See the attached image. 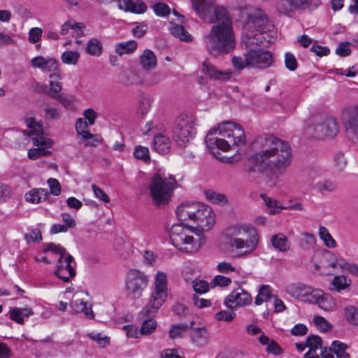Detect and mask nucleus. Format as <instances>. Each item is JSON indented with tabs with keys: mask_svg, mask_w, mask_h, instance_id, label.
Masks as SVG:
<instances>
[{
	"mask_svg": "<svg viewBox=\"0 0 358 358\" xmlns=\"http://www.w3.org/2000/svg\"><path fill=\"white\" fill-rule=\"evenodd\" d=\"M180 224H173L170 230V240L178 250L185 252H194L199 250L203 243L196 240L192 229L199 231H209L214 225L215 216L211 208L199 202H185L176 210Z\"/></svg>",
	"mask_w": 358,
	"mask_h": 358,
	"instance_id": "f257e3e1",
	"label": "nucleus"
},
{
	"mask_svg": "<svg viewBox=\"0 0 358 358\" xmlns=\"http://www.w3.org/2000/svg\"><path fill=\"white\" fill-rule=\"evenodd\" d=\"M257 144L258 150L246 162L247 171L264 174L271 180H278L292 165L293 157L290 144L272 135L259 138Z\"/></svg>",
	"mask_w": 358,
	"mask_h": 358,
	"instance_id": "f03ea898",
	"label": "nucleus"
},
{
	"mask_svg": "<svg viewBox=\"0 0 358 358\" xmlns=\"http://www.w3.org/2000/svg\"><path fill=\"white\" fill-rule=\"evenodd\" d=\"M209 18L200 17L205 23L213 24L208 32L202 37L207 52L213 57L223 56L236 48L233 21L224 6L206 15Z\"/></svg>",
	"mask_w": 358,
	"mask_h": 358,
	"instance_id": "7ed1b4c3",
	"label": "nucleus"
},
{
	"mask_svg": "<svg viewBox=\"0 0 358 358\" xmlns=\"http://www.w3.org/2000/svg\"><path fill=\"white\" fill-rule=\"evenodd\" d=\"M206 143L214 155L216 149L227 151L231 146L242 147L245 144V131L237 123L223 122L208 131Z\"/></svg>",
	"mask_w": 358,
	"mask_h": 358,
	"instance_id": "20e7f679",
	"label": "nucleus"
},
{
	"mask_svg": "<svg viewBox=\"0 0 358 358\" xmlns=\"http://www.w3.org/2000/svg\"><path fill=\"white\" fill-rule=\"evenodd\" d=\"M243 28L242 44L246 48L255 45L267 47L273 42L268 33V22L265 13L259 7L250 6Z\"/></svg>",
	"mask_w": 358,
	"mask_h": 358,
	"instance_id": "39448f33",
	"label": "nucleus"
},
{
	"mask_svg": "<svg viewBox=\"0 0 358 358\" xmlns=\"http://www.w3.org/2000/svg\"><path fill=\"white\" fill-rule=\"evenodd\" d=\"M227 244L238 251V256L251 254L259 243V234L256 229L247 224H234L226 229Z\"/></svg>",
	"mask_w": 358,
	"mask_h": 358,
	"instance_id": "423d86ee",
	"label": "nucleus"
},
{
	"mask_svg": "<svg viewBox=\"0 0 358 358\" xmlns=\"http://www.w3.org/2000/svg\"><path fill=\"white\" fill-rule=\"evenodd\" d=\"M177 186L175 177L161 169L157 170L149 181L148 189L152 203L156 206L166 205L171 199Z\"/></svg>",
	"mask_w": 358,
	"mask_h": 358,
	"instance_id": "0eeeda50",
	"label": "nucleus"
},
{
	"mask_svg": "<svg viewBox=\"0 0 358 358\" xmlns=\"http://www.w3.org/2000/svg\"><path fill=\"white\" fill-rule=\"evenodd\" d=\"M263 48H246L248 50L242 56H234L231 62L234 67L238 70L245 68L255 69H266L271 66L274 63L273 54Z\"/></svg>",
	"mask_w": 358,
	"mask_h": 358,
	"instance_id": "6e6552de",
	"label": "nucleus"
},
{
	"mask_svg": "<svg viewBox=\"0 0 358 358\" xmlns=\"http://www.w3.org/2000/svg\"><path fill=\"white\" fill-rule=\"evenodd\" d=\"M168 293L167 275L164 272L158 271L155 276L149 302L140 311L138 317L143 319L154 315L166 301Z\"/></svg>",
	"mask_w": 358,
	"mask_h": 358,
	"instance_id": "1a4fd4ad",
	"label": "nucleus"
},
{
	"mask_svg": "<svg viewBox=\"0 0 358 358\" xmlns=\"http://www.w3.org/2000/svg\"><path fill=\"white\" fill-rule=\"evenodd\" d=\"M308 133L318 138L334 137L338 131L336 120L327 114L313 115L307 122Z\"/></svg>",
	"mask_w": 358,
	"mask_h": 358,
	"instance_id": "9d476101",
	"label": "nucleus"
},
{
	"mask_svg": "<svg viewBox=\"0 0 358 358\" xmlns=\"http://www.w3.org/2000/svg\"><path fill=\"white\" fill-rule=\"evenodd\" d=\"M196 120L192 114H181L176 119L173 136L178 147H185L194 137Z\"/></svg>",
	"mask_w": 358,
	"mask_h": 358,
	"instance_id": "9b49d317",
	"label": "nucleus"
},
{
	"mask_svg": "<svg viewBox=\"0 0 358 358\" xmlns=\"http://www.w3.org/2000/svg\"><path fill=\"white\" fill-rule=\"evenodd\" d=\"M149 282L148 276L143 272L131 269L127 273L125 278V287L128 299L136 301L139 299Z\"/></svg>",
	"mask_w": 358,
	"mask_h": 358,
	"instance_id": "f8f14e48",
	"label": "nucleus"
},
{
	"mask_svg": "<svg viewBox=\"0 0 358 358\" xmlns=\"http://www.w3.org/2000/svg\"><path fill=\"white\" fill-rule=\"evenodd\" d=\"M285 291L292 297L310 304H316L322 292L321 289L303 283L288 285Z\"/></svg>",
	"mask_w": 358,
	"mask_h": 358,
	"instance_id": "ddd939ff",
	"label": "nucleus"
},
{
	"mask_svg": "<svg viewBox=\"0 0 358 358\" xmlns=\"http://www.w3.org/2000/svg\"><path fill=\"white\" fill-rule=\"evenodd\" d=\"M29 131H24V134L30 136L36 146H45L49 148L52 144V141L43 136V129L41 124L36 122V119L30 117L26 120Z\"/></svg>",
	"mask_w": 358,
	"mask_h": 358,
	"instance_id": "4468645a",
	"label": "nucleus"
},
{
	"mask_svg": "<svg viewBox=\"0 0 358 358\" xmlns=\"http://www.w3.org/2000/svg\"><path fill=\"white\" fill-rule=\"evenodd\" d=\"M251 295L242 287L234 289L224 300V304L230 309L247 306L251 304Z\"/></svg>",
	"mask_w": 358,
	"mask_h": 358,
	"instance_id": "2eb2a0df",
	"label": "nucleus"
},
{
	"mask_svg": "<svg viewBox=\"0 0 358 358\" xmlns=\"http://www.w3.org/2000/svg\"><path fill=\"white\" fill-rule=\"evenodd\" d=\"M87 295L85 292H78L73 294L70 303L71 312L73 314L83 313L87 318L93 320L94 313L92 309V305L88 304L85 300Z\"/></svg>",
	"mask_w": 358,
	"mask_h": 358,
	"instance_id": "dca6fc26",
	"label": "nucleus"
},
{
	"mask_svg": "<svg viewBox=\"0 0 358 358\" xmlns=\"http://www.w3.org/2000/svg\"><path fill=\"white\" fill-rule=\"evenodd\" d=\"M347 134L358 139V105L349 107L343 112Z\"/></svg>",
	"mask_w": 358,
	"mask_h": 358,
	"instance_id": "f3484780",
	"label": "nucleus"
},
{
	"mask_svg": "<svg viewBox=\"0 0 358 358\" xmlns=\"http://www.w3.org/2000/svg\"><path fill=\"white\" fill-rule=\"evenodd\" d=\"M189 336L192 343L198 348H203L208 345L210 340V334L206 327H195L192 320L189 323Z\"/></svg>",
	"mask_w": 358,
	"mask_h": 358,
	"instance_id": "a211bd4d",
	"label": "nucleus"
},
{
	"mask_svg": "<svg viewBox=\"0 0 358 358\" xmlns=\"http://www.w3.org/2000/svg\"><path fill=\"white\" fill-rule=\"evenodd\" d=\"M73 260V257L70 255H67L64 257L61 256L58 259L57 268L55 273L64 282H68L76 275L75 269L71 264Z\"/></svg>",
	"mask_w": 358,
	"mask_h": 358,
	"instance_id": "6ab92c4d",
	"label": "nucleus"
},
{
	"mask_svg": "<svg viewBox=\"0 0 358 358\" xmlns=\"http://www.w3.org/2000/svg\"><path fill=\"white\" fill-rule=\"evenodd\" d=\"M192 8L196 15L200 17L209 18L206 15L215 11L223 6L218 5L215 0H190Z\"/></svg>",
	"mask_w": 358,
	"mask_h": 358,
	"instance_id": "aec40b11",
	"label": "nucleus"
},
{
	"mask_svg": "<svg viewBox=\"0 0 358 358\" xmlns=\"http://www.w3.org/2000/svg\"><path fill=\"white\" fill-rule=\"evenodd\" d=\"M30 65L34 69H40L44 72H55L58 69L55 59L50 57L37 56L30 60Z\"/></svg>",
	"mask_w": 358,
	"mask_h": 358,
	"instance_id": "412c9836",
	"label": "nucleus"
},
{
	"mask_svg": "<svg viewBox=\"0 0 358 358\" xmlns=\"http://www.w3.org/2000/svg\"><path fill=\"white\" fill-rule=\"evenodd\" d=\"M49 195L50 193L46 189H33L25 194V199L29 203L37 204L45 201Z\"/></svg>",
	"mask_w": 358,
	"mask_h": 358,
	"instance_id": "4be33fe9",
	"label": "nucleus"
},
{
	"mask_svg": "<svg viewBox=\"0 0 358 358\" xmlns=\"http://www.w3.org/2000/svg\"><path fill=\"white\" fill-rule=\"evenodd\" d=\"M171 144L170 139L163 134L157 135L153 141L154 149L162 155H166L170 151Z\"/></svg>",
	"mask_w": 358,
	"mask_h": 358,
	"instance_id": "5701e85b",
	"label": "nucleus"
},
{
	"mask_svg": "<svg viewBox=\"0 0 358 358\" xmlns=\"http://www.w3.org/2000/svg\"><path fill=\"white\" fill-rule=\"evenodd\" d=\"M50 78L52 80L49 82L50 88L47 93L50 97L55 99L57 96L61 94L62 83L54 80H60L61 76L59 73H54L50 75Z\"/></svg>",
	"mask_w": 358,
	"mask_h": 358,
	"instance_id": "b1692460",
	"label": "nucleus"
},
{
	"mask_svg": "<svg viewBox=\"0 0 358 358\" xmlns=\"http://www.w3.org/2000/svg\"><path fill=\"white\" fill-rule=\"evenodd\" d=\"M33 313L32 309L29 308H12L10 309V318L18 324H22L24 317H28Z\"/></svg>",
	"mask_w": 358,
	"mask_h": 358,
	"instance_id": "393cba45",
	"label": "nucleus"
},
{
	"mask_svg": "<svg viewBox=\"0 0 358 358\" xmlns=\"http://www.w3.org/2000/svg\"><path fill=\"white\" fill-rule=\"evenodd\" d=\"M316 304L325 311H334L336 308V303L334 298L322 290V294Z\"/></svg>",
	"mask_w": 358,
	"mask_h": 358,
	"instance_id": "a878e982",
	"label": "nucleus"
},
{
	"mask_svg": "<svg viewBox=\"0 0 358 358\" xmlns=\"http://www.w3.org/2000/svg\"><path fill=\"white\" fill-rule=\"evenodd\" d=\"M272 245L280 252H286L289 249L287 238L283 234L273 235L271 238Z\"/></svg>",
	"mask_w": 358,
	"mask_h": 358,
	"instance_id": "bb28decb",
	"label": "nucleus"
},
{
	"mask_svg": "<svg viewBox=\"0 0 358 358\" xmlns=\"http://www.w3.org/2000/svg\"><path fill=\"white\" fill-rule=\"evenodd\" d=\"M141 64L145 70L154 69L157 65V57L150 50H145L141 57Z\"/></svg>",
	"mask_w": 358,
	"mask_h": 358,
	"instance_id": "cd10ccee",
	"label": "nucleus"
},
{
	"mask_svg": "<svg viewBox=\"0 0 358 358\" xmlns=\"http://www.w3.org/2000/svg\"><path fill=\"white\" fill-rule=\"evenodd\" d=\"M170 31L171 34L183 41H191L192 36L185 29L183 26L171 22Z\"/></svg>",
	"mask_w": 358,
	"mask_h": 358,
	"instance_id": "c85d7f7f",
	"label": "nucleus"
},
{
	"mask_svg": "<svg viewBox=\"0 0 358 358\" xmlns=\"http://www.w3.org/2000/svg\"><path fill=\"white\" fill-rule=\"evenodd\" d=\"M273 296L271 287L268 285H262L260 286L258 294L255 297V303L257 306H260L264 301L270 300Z\"/></svg>",
	"mask_w": 358,
	"mask_h": 358,
	"instance_id": "c756f323",
	"label": "nucleus"
},
{
	"mask_svg": "<svg viewBox=\"0 0 358 358\" xmlns=\"http://www.w3.org/2000/svg\"><path fill=\"white\" fill-rule=\"evenodd\" d=\"M203 71L209 77L214 79L222 80L228 77L227 74H224L222 71H219L215 66L210 64L207 61H205L203 63Z\"/></svg>",
	"mask_w": 358,
	"mask_h": 358,
	"instance_id": "7c9ffc66",
	"label": "nucleus"
},
{
	"mask_svg": "<svg viewBox=\"0 0 358 358\" xmlns=\"http://www.w3.org/2000/svg\"><path fill=\"white\" fill-rule=\"evenodd\" d=\"M318 235L326 247L329 248H335L336 247V242L327 227L320 226L318 229Z\"/></svg>",
	"mask_w": 358,
	"mask_h": 358,
	"instance_id": "2f4dec72",
	"label": "nucleus"
},
{
	"mask_svg": "<svg viewBox=\"0 0 358 358\" xmlns=\"http://www.w3.org/2000/svg\"><path fill=\"white\" fill-rule=\"evenodd\" d=\"M137 48V43L134 41H129L118 43L115 47V52L122 56L124 54H130Z\"/></svg>",
	"mask_w": 358,
	"mask_h": 358,
	"instance_id": "473e14b6",
	"label": "nucleus"
},
{
	"mask_svg": "<svg viewBox=\"0 0 358 358\" xmlns=\"http://www.w3.org/2000/svg\"><path fill=\"white\" fill-rule=\"evenodd\" d=\"M188 329H189V324H173L169 331V337L171 339L181 338Z\"/></svg>",
	"mask_w": 358,
	"mask_h": 358,
	"instance_id": "72a5a7b5",
	"label": "nucleus"
},
{
	"mask_svg": "<svg viewBox=\"0 0 358 358\" xmlns=\"http://www.w3.org/2000/svg\"><path fill=\"white\" fill-rule=\"evenodd\" d=\"M345 320L352 325L358 326V307L348 306L344 309Z\"/></svg>",
	"mask_w": 358,
	"mask_h": 358,
	"instance_id": "f704fd0d",
	"label": "nucleus"
},
{
	"mask_svg": "<svg viewBox=\"0 0 358 358\" xmlns=\"http://www.w3.org/2000/svg\"><path fill=\"white\" fill-rule=\"evenodd\" d=\"M80 56L78 51L66 50L62 54L61 60L65 64L75 66L78 64Z\"/></svg>",
	"mask_w": 358,
	"mask_h": 358,
	"instance_id": "c9c22d12",
	"label": "nucleus"
},
{
	"mask_svg": "<svg viewBox=\"0 0 358 358\" xmlns=\"http://www.w3.org/2000/svg\"><path fill=\"white\" fill-rule=\"evenodd\" d=\"M139 318L142 320L140 317ZM141 327V336L149 335L155 332L157 328V322L152 318L146 319L144 317Z\"/></svg>",
	"mask_w": 358,
	"mask_h": 358,
	"instance_id": "e433bc0d",
	"label": "nucleus"
},
{
	"mask_svg": "<svg viewBox=\"0 0 358 358\" xmlns=\"http://www.w3.org/2000/svg\"><path fill=\"white\" fill-rule=\"evenodd\" d=\"M260 196L264 200L265 205L269 208V214L278 213L283 208L278 201L273 200L263 194Z\"/></svg>",
	"mask_w": 358,
	"mask_h": 358,
	"instance_id": "4c0bfd02",
	"label": "nucleus"
},
{
	"mask_svg": "<svg viewBox=\"0 0 358 358\" xmlns=\"http://www.w3.org/2000/svg\"><path fill=\"white\" fill-rule=\"evenodd\" d=\"M152 103V101L150 98L147 96L141 97L138 103L137 113L144 117L150 111Z\"/></svg>",
	"mask_w": 358,
	"mask_h": 358,
	"instance_id": "58836bf2",
	"label": "nucleus"
},
{
	"mask_svg": "<svg viewBox=\"0 0 358 358\" xmlns=\"http://www.w3.org/2000/svg\"><path fill=\"white\" fill-rule=\"evenodd\" d=\"M87 52L93 56H99L102 52V45L101 42L96 38L91 39L86 48Z\"/></svg>",
	"mask_w": 358,
	"mask_h": 358,
	"instance_id": "ea45409f",
	"label": "nucleus"
},
{
	"mask_svg": "<svg viewBox=\"0 0 358 358\" xmlns=\"http://www.w3.org/2000/svg\"><path fill=\"white\" fill-rule=\"evenodd\" d=\"M206 198L213 203L224 204L227 202L225 195L215 192L212 190H207L205 192Z\"/></svg>",
	"mask_w": 358,
	"mask_h": 358,
	"instance_id": "a19ab883",
	"label": "nucleus"
},
{
	"mask_svg": "<svg viewBox=\"0 0 358 358\" xmlns=\"http://www.w3.org/2000/svg\"><path fill=\"white\" fill-rule=\"evenodd\" d=\"M333 352L336 355L338 358H349L350 355L345 350L348 345L338 341H335L332 343Z\"/></svg>",
	"mask_w": 358,
	"mask_h": 358,
	"instance_id": "79ce46f5",
	"label": "nucleus"
},
{
	"mask_svg": "<svg viewBox=\"0 0 358 358\" xmlns=\"http://www.w3.org/2000/svg\"><path fill=\"white\" fill-rule=\"evenodd\" d=\"M333 162L334 168L338 171H343L348 164L347 158L342 152H338L334 155Z\"/></svg>",
	"mask_w": 358,
	"mask_h": 358,
	"instance_id": "37998d69",
	"label": "nucleus"
},
{
	"mask_svg": "<svg viewBox=\"0 0 358 358\" xmlns=\"http://www.w3.org/2000/svg\"><path fill=\"white\" fill-rule=\"evenodd\" d=\"M316 188L321 193L324 191L333 192L337 189V184L335 181L328 179L322 182L317 183Z\"/></svg>",
	"mask_w": 358,
	"mask_h": 358,
	"instance_id": "c03bdc74",
	"label": "nucleus"
},
{
	"mask_svg": "<svg viewBox=\"0 0 358 358\" xmlns=\"http://www.w3.org/2000/svg\"><path fill=\"white\" fill-rule=\"evenodd\" d=\"M87 128L88 124L85 120L80 118L76 121V129L78 135H80L82 138L92 136V134L88 131Z\"/></svg>",
	"mask_w": 358,
	"mask_h": 358,
	"instance_id": "a18cd8bd",
	"label": "nucleus"
},
{
	"mask_svg": "<svg viewBox=\"0 0 358 358\" xmlns=\"http://www.w3.org/2000/svg\"><path fill=\"white\" fill-rule=\"evenodd\" d=\"M316 237L314 234L308 232L302 234V238H301L300 243L301 247L304 249H308L313 247L316 243Z\"/></svg>",
	"mask_w": 358,
	"mask_h": 358,
	"instance_id": "49530a36",
	"label": "nucleus"
},
{
	"mask_svg": "<svg viewBox=\"0 0 358 358\" xmlns=\"http://www.w3.org/2000/svg\"><path fill=\"white\" fill-rule=\"evenodd\" d=\"M277 8L280 13L286 15H289L294 11L292 0H281Z\"/></svg>",
	"mask_w": 358,
	"mask_h": 358,
	"instance_id": "de8ad7c7",
	"label": "nucleus"
},
{
	"mask_svg": "<svg viewBox=\"0 0 358 358\" xmlns=\"http://www.w3.org/2000/svg\"><path fill=\"white\" fill-rule=\"evenodd\" d=\"M134 155L136 159L143 160L145 162L150 160L149 150L148 148L144 146H136L134 151Z\"/></svg>",
	"mask_w": 358,
	"mask_h": 358,
	"instance_id": "09e8293b",
	"label": "nucleus"
},
{
	"mask_svg": "<svg viewBox=\"0 0 358 358\" xmlns=\"http://www.w3.org/2000/svg\"><path fill=\"white\" fill-rule=\"evenodd\" d=\"M88 336L93 341H96L99 347L103 348L109 344L110 338L106 336H102L99 333H90Z\"/></svg>",
	"mask_w": 358,
	"mask_h": 358,
	"instance_id": "8fccbe9b",
	"label": "nucleus"
},
{
	"mask_svg": "<svg viewBox=\"0 0 358 358\" xmlns=\"http://www.w3.org/2000/svg\"><path fill=\"white\" fill-rule=\"evenodd\" d=\"M55 100L59 101L64 108H69L73 103L75 98L68 94H61L55 97Z\"/></svg>",
	"mask_w": 358,
	"mask_h": 358,
	"instance_id": "3c124183",
	"label": "nucleus"
},
{
	"mask_svg": "<svg viewBox=\"0 0 358 358\" xmlns=\"http://www.w3.org/2000/svg\"><path fill=\"white\" fill-rule=\"evenodd\" d=\"M233 309H231L230 310H221L215 314V318L217 320L219 321H224V322H231L232 321L236 314L234 312L232 311Z\"/></svg>",
	"mask_w": 358,
	"mask_h": 358,
	"instance_id": "603ef678",
	"label": "nucleus"
},
{
	"mask_svg": "<svg viewBox=\"0 0 358 358\" xmlns=\"http://www.w3.org/2000/svg\"><path fill=\"white\" fill-rule=\"evenodd\" d=\"M306 345L309 347V350L316 352L318 348H322V340L318 336H309L307 338Z\"/></svg>",
	"mask_w": 358,
	"mask_h": 358,
	"instance_id": "864d4df0",
	"label": "nucleus"
},
{
	"mask_svg": "<svg viewBox=\"0 0 358 358\" xmlns=\"http://www.w3.org/2000/svg\"><path fill=\"white\" fill-rule=\"evenodd\" d=\"M50 153V151L45 150L43 148H32L28 150L27 155L30 159L35 160L41 156L49 155Z\"/></svg>",
	"mask_w": 358,
	"mask_h": 358,
	"instance_id": "5fc2aeb1",
	"label": "nucleus"
},
{
	"mask_svg": "<svg viewBox=\"0 0 358 358\" xmlns=\"http://www.w3.org/2000/svg\"><path fill=\"white\" fill-rule=\"evenodd\" d=\"M155 13L161 17H164L170 13V8L163 3H157L153 6Z\"/></svg>",
	"mask_w": 358,
	"mask_h": 358,
	"instance_id": "6e6d98bb",
	"label": "nucleus"
},
{
	"mask_svg": "<svg viewBox=\"0 0 358 358\" xmlns=\"http://www.w3.org/2000/svg\"><path fill=\"white\" fill-rule=\"evenodd\" d=\"M192 284L194 290L196 293L203 294L208 292L209 289L208 284L205 280H193Z\"/></svg>",
	"mask_w": 358,
	"mask_h": 358,
	"instance_id": "4d7b16f0",
	"label": "nucleus"
},
{
	"mask_svg": "<svg viewBox=\"0 0 358 358\" xmlns=\"http://www.w3.org/2000/svg\"><path fill=\"white\" fill-rule=\"evenodd\" d=\"M313 322L322 331H327L331 329V324L322 316H315Z\"/></svg>",
	"mask_w": 358,
	"mask_h": 358,
	"instance_id": "13d9d810",
	"label": "nucleus"
},
{
	"mask_svg": "<svg viewBox=\"0 0 358 358\" xmlns=\"http://www.w3.org/2000/svg\"><path fill=\"white\" fill-rule=\"evenodd\" d=\"M285 64L289 71H295L298 66L297 61L294 55L290 52H287L285 55Z\"/></svg>",
	"mask_w": 358,
	"mask_h": 358,
	"instance_id": "bf43d9fd",
	"label": "nucleus"
},
{
	"mask_svg": "<svg viewBox=\"0 0 358 358\" xmlns=\"http://www.w3.org/2000/svg\"><path fill=\"white\" fill-rule=\"evenodd\" d=\"M43 31L39 27L31 28L29 31V41L31 43H36L42 36Z\"/></svg>",
	"mask_w": 358,
	"mask_h": 358,
	"instance_id": "052dcab7",
	"label": "nucleus"
},
{
	"mask_svg": "<svg viewBox=\"0 0 358 358\" xmlns=\"http://www.w3.org/2000/svg\"><path fill=\"white\" fill-rule=\"evenodd\" d=\"M45 117L51 120H57L60 117V112L57 108L47 105L44 110Z\"/></svg>",
	"mask_w": 358,
	"mask_h": 358,
	"instance_id": "680f3d73",
	"label": "nucleus"
},
{
	"mask_svg": "<svg viewBox=\"0 0 358 358\" xmlns=\"http://www.w3.org/2000/svg\"><path fill=\"white\" fill-rule=\"evenodd\" d=\"M43 251L45 252H47L48 251H51L54 253L59 254L61 256H63L64 257L66 255V250L64 248H63L59 245H56L54 243H49L46 245V247L43 249Z\"/></svg>",
	"mask_w": 358,
	"mask_h": 358,
	"instance_id": "e2e57ef3",
	"label": "nucleus"
},
{
	"mask_svg": "<svg viewBox=\"0 0 358 358\" xmlns=\"http://www.w3.org/2000/svg\"><path fill=\"white\" fill-rule=\"evenodd\" d=\"M48 184L50 187V193L55 196H58L61 193V186L59 181L55 178H49Z\"/></svg>",
	"mask_w": 358,
	"mask_h": 358,
	"instance_id": "0e129e2a",
	"label": "nucleus"
},
{
	"mask_svg": "<svg viewBox=\"0 0 358 358\" xmlns=\"http://www.w3.org/2000/svg\"><path fill=\"white\" fill-rule=\"evenodd\" d=\"M123 329L126 331L127 337L138 338L141 336V330L132 324L124 326Z\"/></svg>",
	"mask_w": 358,
	"mask_h": 358,
	"instance_id": "69168bd1",
	"label": "nucleus"
},
{
	"mask_svg": "<svg viewBox=\"0 0 358 358\" xmlns=\"http://www.w3.org/2000/svg\"><path fill=\"white\" fill-rule=\"evenodd\" d=\"M24 238L27 243L39 241L42 239L41 232L39 229H35L27 234Z\"/></svg>",
	"mask_w": 358,
	"mask_h": 358,
	"instance_id": "338daca9",
	"label": "nucleus"
},
{
	"mask_svg": "<svg viewBox=\"0 0 358 358\" xmlns=\"http://www.w3.org/2000/svg\"><path fill=\"white\" fill-rule=\"evenodd\" d=\"M332 285L336 290L339 291L345 288V287L348 285L347 280L343 275L336 276L333 278Z\"/></svg>",
	"mask_w": 358,
	"mask_h": 358,
	"instance_id": "774afa93",
	"label": "nucleus"
}]
</instances>
